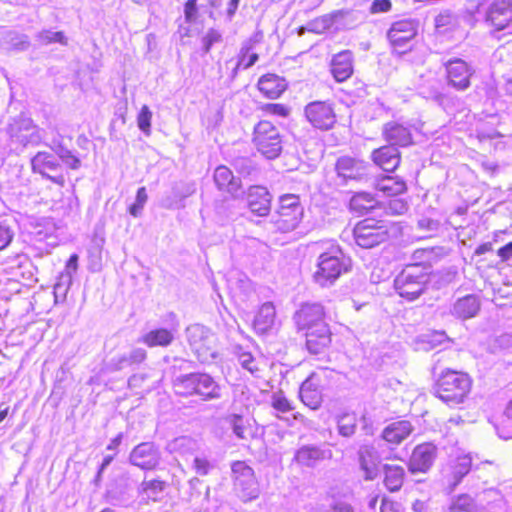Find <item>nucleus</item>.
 <instances>
[{"label":"nucleus","instance_id":"nucleus-1","mask_svg":"<svg viewBox=\"0 0 512 512\" xmlns=\"http://www.w3.org/2000/svg\"><path fill=\"white\" fill-rule=\"evenodd\" d=\"M471 384L468 374L446 369L437 377L432 386V393L449 407H455L467 398Z\"/></svg>","mask_w":512,"mask_h":512},{"label":"nucleus","instance_id":"nucleus-2","mask_svg":"<svg viewBox=\"0 0 512 512\" xmlns=\"http://www.w3.org/2000/svg\"><path fill=\"white\" fill-rule=\"evenodd\" d=\"M399 231V226L387 219L366 218L358 222L353 229L355 243L363 249L374 248Z\"/></svg>","mask_w":512,"mask_h":512},{"label":"nucleus","instance_id":"nucleus-3","mask_svg":"<svg viewBox=\"0 0 512 512\" xmlns=\"http://www.w3.org/2000/svg\"><path fill=\"white\" fill-rule=\"evenodd\" d=\"M351 267V260L346 257L338 246H332L321 253L317 259L313 280L321 287H329Z\"/></svg>","mask_w":512,"mask_h":512},{"label":"nucleus","instance_id":"nucleus-4","mask_svg":"<svg viewBox=\"0 0 512 512\" xmlns=\"http://www.w3.org/2000/svg\"><path fill=\"white\" fill-rule=\"evenodd\" d=\"M173 389L177 395L188 397L197 395L202 400L220 398V387L206 373H188L177 376L173 380Z\"/></svg>","mask_w":512,"mask_h":512},{"label":"nucleus","instance_id":"nucleus-5","mask_svg":"<svg viewBox=\"0 0 512 512\" xmlns=\"http://www.w3.org/2000/svg\"><path fill=\"white\" fill-rule=\"evenodd\" d=\"M430 268L421 264L407 265L394 279L397 293L409 301L421 296L430 281Z\"/></svg>","mask_w":512,"mask_h":512},{"label":"nucleus","instance_id":"nucleus-6","mask_svg":"<svg viewBox=\"0 0 512 512\" xmlns=\"http://www.w3.org/2000/svg\"><path fill=\"white\" fill-rule=\"evenodd\" d=\"M185 333L190 348L201 363H211L218 357L217 336L209 328L193 324Z\"/></svg>","mask_w":512,"mask_h":512},{"label":"nucleus","instance_id":"nucleus-7","mask_svg":"<svg viewBox=\"0 0 512 512\" xmlns=\"http://www.w3.org/2000/svg\"><path fill=\"white\" fill-rule=\"evenodd\" d=\"M304 215V208L296 194H285L279 198V206L272 217L276 230L287 233L296 229Z\"/></svg>","mask_w":512,"mask_h":512},{"label":"nucleus","instance_id":"nucleus-8","mask_svg":"<svg viewBox=\"0 0 512 512\" xmlns=\"http://www.w3.org/2000/svg\"><path fill=\"white\" fill-rule=\"evenodd\" d=\"M253 143L267 159L277 158L282 151V137L279 129L270 121H259L253 132Z\"/></svg>","mask_w":512,"mask_h":512},{"label":"nucleus","instance_id":"nucleus-9","mask_svg":"<svg viewBox=\"0 0 512 512\" xmlns=\"http://www.w3.org/2000/svg\"><path fill=\"white\" fill-rule=\"evenodd\" d=\"M231 470L238 496L245 502L256 499L259 495V485L254 470L244 461L233 462Z\"/></svg>","mask_w":512,"mask_h":512},{"label":"nucleus","instance_id":"nucleus-10","mask_svg":"<svg viewBox=\"0 0 512 512\" xmlns=\"http://www.w3.org/2000/svg\"><path fill=\"white\" fill-rule=\"evenodd\" d=\"M31 169L34 173H39L42 177L63 187L65 177L61 171V165L58 159L51 153L40 151L31 158Z\"/></svg>","mask_w":512,"mask_h":512},{"label":"nucleus","instance_id":"nucleus-11","mask_svg":"<svg viewBox=\"0 0 512 512\" xmlns=\"http://www.w3.org/2000/svg\"><path fill=\"white\" fill-rule=\"evenodd\" d=\"M446 79L449 86L457 91H465L471 86L474 68L461 58H451L444 62Z\"/></svg>","mask_w":512,"mask_h":512},{"label":"nucleus","instance_id":"nucleus-12","mask_svg":"<svg viewBox=\"0 0 512 512\" xmlns=\"http://www.w3.org/2000/svg\"><path fill=\"white\" fill-rule=\"evenodd\" d=\"M305 116L316 129L329 130L336 123V114L332 105L325 101H314L305 106Z\"/></svg>","mask_w":512,"mask_h":512},{"label":"nucleus","instance_id":"nucleus-13","mask_svg":"<svg viewBox=\"0 0 512 512\" xmlns=\"http://www.w3.org/2000/svg\"><path fill=\"white\" fill-rule=\"evenodd\" d=\"M369 169L370 165L367 162L350 156L339 157L335 164L337 176L341 178L344 183L348 181L360 182L367 180Z\"/></svg>","mask_w":512,"mask_h":512},{"label":"nucleus","instance_id":"nucleus-14","mask_svg":"<svg viewBox=\"0 0 512 512\" xmlns=\"http://www.w3.org/2000/svg\"><path fill=\"white\" fill-rule=\"evenodd\" d=\"M161 460V453L153 442H142L135 446L129 455V462L142 469L154 470Z\"/></svg>","mask_w":512,"mask_h":512},{"label":"nucleus","instance_id":"nucleus-15","mask_svg":"<svg viewBox=\"0 0 512 512\" xmlns=\"http://www.w3.org/2000/svg\"><path fill=\"white\" fill-rule=\"evenodd\" d=\"M416 34L417 24L414 20H400L392 24L387 32V38L396 51L403 53Z\"/></svg>","mask_w":512,"mask_h":512},{"label":"nucleus","instance_id":"nucleus-16","mask_svg":"<svg viewBox=\"0 0 512 512\" xmlns=\"http://www.w3.org/2000/svg\"><path fill=\"white\" fill-rule=\"evenodd\" d=\"M486 22L501 31L512 23V0H494L486 11Z\"/></svg>","mask_w":512,"mask_h":512},{"label":"nucleus","instance_id":"nucleus-17","mask_svg":"<svg viewBox=\"0 0 512 512\" xmlns=\"http://www.w3.org/2000/svg\"><path fill=\"white\" fill-rule=\"evenodd\" d=\"M437 455V447L432 443H423L416 446L409 461L411 473H425L431 466Z\"/></svg>","mask_w":512,"mask_h":512},{"label":"nucleus","instance_id":"nucleus-18","mask_svg":"<svg viewBox=\"0 0 512 512\" xmlns=\"http://www.w3.org/2000/svg\"><path fill=\"white\" fill-rule=\"evenodd\" d=\"M323 306L319 303H306L296 311L294 315L295 323L299 330L308 331L310 328L324 321Z\"/></svg>","mask_w":512,"mask_h":512},{"label":"nucleus","instance_id":"nucleus-19","mask_svg":"<svg viewBox=\"0 0 512 512\" xmlns=\"http://www.w3.org/2000/svg\"><path fill=\"white\" fill-rule=\"evenodd\" d=\"M272 196L264 186H251L247 192V205L257 216H267L271 210Z\"/></svg>","mask_w":512,"mask_h":512},{"label":"nucleus","instance_id":"nucleus-20","mask_svg":"<svg viewBox=\"0 0 512 512\" xmlns=\"http://www.w3.org/2000/svg\"><path fill=\"white\" fill-rule=\"evenodd\" d=\"M306 347L311 354L324 352L331 344V332L326 323H319L306 331Z\"/></svg>","mask_w":512,"mask_h":512},{"label":"nucleus","instance_id":"nucleus-21","mask_svg":"<svg viewBox=\"0 0 512 512\" xmlns=\"http://www.w3.org/2000/svg\"><path fill=\"white\" fill-rule=\"evenodd\" d=\"M382 135L389 143L388 146L407 147L413 143L410 128L396 121H390L384 124Z\"/></svg>","mask_w":512,"mask_h":512},{"label":"nucleus","instance_id":"nucleus-22","mask_svg":"<svg viewBox=\"0 0 512 512\" xmlns=\"http://www.w3.org/2000/svg\"><path fill=\"white\" fill-rule=\"evenodd\" d=\"M331 73L337 82H344L353 74V54L344 50L334 55L331 60Z\"/></svg>","mask_w":512,"mask_h":512},{"label":"nucleus","instance_id":"nucleus-23","mask_svg":"<svg viewBox=\"0 0 512 512\" xmlns=\"http://www.w3.org/2000/svg\"><path fill=\"white\" fill-rule=\"evenodd\" d=\"M480 307L481 302L479 297L474 294H469L458 298L452 305L450 313L458 319L466 320L475 317Z\"/></svg>","mask_w":512,"mask_h":512},{"label":"nucleus","instance_id":"nucleus-24","mask_svg":"<svg viewBox=\"0 0 512 512\" xmlns=\"http://www.w3.org/2000/svg\"><path fill=\"white\" fill-rule=\"evenodd\" d=\"M372 159L384 171L392 172L400 164V152L394 146H382L372 152Z\"/></svg>","mask_w":512,"mask_h":512},{"label":"nucleus","instance_id":"nucleus-25","mask_svg":"<svg viewBox=\"0 0 512 512\" xmlns=\"http://www.w3.org/2000/svg\"><path fill=\"white\" fill-rule=\"evenodd\" d=\"M331 456V450H324L314 445H305L296 451L294 460L300 465L314 467L318 462Z\"/></svg>","mask_w":512,"mask_h":512},{"label":"nucleus","instance_id":"nucleus-26","mask_svg":"<svg viewBox=\"0 0 512 512\" xmlns=\"http://www.w3.org/2000/svg\"><path fill=\"white\" fill-rule=\"evenodd\" d=\"M358 461L364 472L365 480H374L377 477V452L371 445H362L358 450Z\"/></svg>","mask_w":512,"mask_h":512},{"label":"nucleus","instance_id":"nucleus-27","mask_svg":"<svg viewBox=\"0 0 512 512\" xmlns=\"http://www.w3.org/2000/svg\"><path fill=\"white\" fill-rule=\"evenodd\" d=\"M286 88V80L276 74L268 73L263 75L258 81V89L270 99L279 98Z\"/></svg>","mask_w":512,"mask_h":512},{"label":"nucleus","instance_id":"nucleus-28","mask_svg":"<svg viewBox=\"0 0 512 512\" xmlns=\"http://www.w3.org/2000/svg\"><path fill=\"white\" fill-rule=\"evenodd\" d=\"M472 459L465 455L456 458L449 465L447 481L450 491H453L462 479L470 472Z\"/></svg>","mask_w":512,"mask_h":512},{"label":"nucleus","instance_id":"nucleus-29","mask_svg":"<svg viewBox=\"0 0 512 512\" xmlns=\"http://www.w3.org/2000/svg\"><path fill=\"white\" fill-rule=\"evenodd\" d=\"M346 15L355 16L350 12L335 10L331 13L322 15L318 18H315L314 20L309 21L306 25V29L307 31L315 34H322L329 30L336 23H340L342 17Z\"/></svg>","mask_w":512,"mask_h":512},{"label":"nucleus","instance_id":"nucleus-30","mask_svg":"<svg viewBox=\"0 0 512 512\" xmlns=\"http://www.w3.org/2000/svg\"><path fill=\"white\" fill-rule=\"evenodd\" d=\"M214 182L219 190L236 196L241 188V183L232 171L226 166H218L214 171Z\"/></svg>","mask_w":512,"mask_h":512},{"label":"nucleus","instance_id":"nucleus-31","mask_svg":"<svg viewBox=\"0 0 512 512\" xmlns=\"http://www.w3.org/2000/svg\"><path fill=\"white\" fill-rule=\"evenodd\" d=\"M413 431V427L409 421L402 420L393 422L388 425L382 432V438L392 444H400Z\"/></svg>","mask_w":512,"mask_h":512},{"label":"nucleus","instance_id":"nucleus-32","mask_svg":"<svg viewBox=\"0 0 512 512\" xmlns=\"http://www.w3.org/2000/svg\"><path fill=\"white\" fill-rule=\"evenodd\" d=\"M276 310L271 302L264 303L257 312L253 326L258 334L267 333L274 325Z\"/></svg>","mask_w":512,"mask_h":512},{"label":"nucleus","instance_id":"nucleus-33","mask_svg":"<svg viewBox=\"0 0 512 512\" xmlns=\"http://www.w3.org/2000/svg\"><path fill=\"white\" fill-rule=\"evenodd\" d=\"M193 183H180L172 187V196H167L162 200V206L166 209L179 208L181 202L195 192Z\"/></svg>","mask_w":512,"mask_h":512},{"label":"nucleus","instance_id":"nucleus-34","mask_svg":"<svg viewBox=\"0 0 512 512\" xmlns=\"http://www.w3.org/2000/svg\"><path fill=\"white\" fill-rule=\"evenodd\" d=\"M384 471V485L390 492L399 491L404 482L405 470L399 465L385 464Z\"/></svg>","mask_w":512,"mask_h":512},{"label":"nucleus","instance_id":"nucleus-35","mask_svg":"<svg viewBox=\"0 0 512 512\" xmlns=\"http://www.w3.org/2000/svg\"><path fill=\"white\" fill-rule=\"evenodd\" d=\"M225 420L238 439L246 440L253 436L249 418L233 413L228 415Z\"/></svg>","mask_w":512,"mask_h":512},{"label":"nucleus","instance_id":"nucleus-36","mask_svg":"<svg viewBox=\"0 0 512 512\" xmlns=\"http://www.w3.org/2000/svg\"><path fill=\"white\" fill-rule=\"evenodd\" d=\"M302 402L311 409H317L322 402V395L311 379L305 380L299 391Z\"/></svg>","mask_w":512,"mask_h":512},{"label":"nucleus","instance_id":"nucleus-37","mask_svg":"<svg viewBox=\"0 0 512 512\" xmlns=\"http://www.w3.org/2000/svg\"><path fill=\"white\" fill-rule=\"evenodd\" d=\"M377 200L367 192H359L354 194L349 202L351 211L359 214L367 213L377 206Z\"/></svg>","mask_w":512,"mask_h":512},{"label":"nucleus","instance_id":"nucleus-38","mask_svg":"<svg viewBox=\"0 0 512 512\" xmlns=\"http://www.w3.org/2000/svg\"><path fill=\"white\" fill-rule=\"evenodd\" d=\"M435 28L439 33H446L456 29L460 24L459 16L450 9L442 10L434 20Z\"/></svg>","mask_w":512,"mask_h":512},{"label":"nucleus","instance_id":"nucleus-39","mask_svg":"<svg viewBox=\"0 0 512 512\" xmlns=\"http://www.w3.org/2000/svg\"><path fill=\"white\" fill-rule=\"evenodd\" d=\"M376 188L389 196L402 194L407 189L406 183L402 179L393 176L381 178L377 182Z\"/></svg>","mask_w":512,"mask_h":512},{"label":"nucleus","instance_id":"nucleus-40","mask_svg":"<svg viewBox=\"0 0 512 512\" xmlns=\"http://www.w3.org/2000/svg\"><path fill=\"white\" fill-rule=\"evenodd\" d=\"M174 339L173 333L165 328L151 330L143 337V342L149 347L163 346L171 344Z\"/></svg>","mask_w":512,"mask_h":512},{"label":"nucleus","instance_id":"nucleus-41","mask_svg":"<svg viewBox=\"0 0 512 512\" xmlns=\"http://www.w3.org/2000/svg\"><path fill=\"white\" fill-rule=\"evenodd\" d=\"M166 486V482L158 479L143 481L141 484V493L146 499L159 501L163 497Z\"/></svg>","mask_w":512,"mask_h":512},{"label":"nucleus","instance_id":"nucleus-42","mask_svg":"<svg viewBox=\"0 0 512 512\" xmlns=\"http://www.w3.org/2000/svg\"><path fill=\"white\" fill-rule=\"evenodd\" d=\"M357 428V417L354 413H342L337 416L338 433L346 438L354 435Z\"/></svg>","mask_w":512,"mask_h":512},{"label":"nucleus","instance_id":"nucleus-43","mask_svg":"<svg viewBox=\"0 0 512 512\" xmlns=\"http://www.w3.org/2000/svg\"><path fill=\"white\" fill-rule=\"evenodd\" d=\"M170 452H177L181 455L193 453L197 449V442L188 436L175 438L168 444Z\"/></svg>","mask_w":512,"mask_h":512},{"label":"nucleus","instance_id":"nucleus-44","mask_svg":"<svg viewBox=\"0 0 512 512\" xmlns=\"http://www.w3.org/2000/svg\"><path fill=\"white\" fill-rule=\"evenodd\" d=\"M11 268L17 269L18 272L15 273V275H20L24 279L30 280L33 277L32 272V263L28 256L26 254H17L13 259L10 261Z\"/></svg>","mask_w":512,"mask_h":512},{"label":"nucleus","instance_id":"nucleus-45","mask_svg":"<svg viewBox=\"0 0 512 512\" xmlns=\"http://www.w3.org/2000/svg\"><path fill=\"white\" fill-rule=\"evenodd\" d=\"M448 512H477V507L471 496L461 494L452 500Z\"/></svg>","mask_w":512,"mask_h":512},{"label":"nucleus","instance_id":"nucleus-46","mask_svg":"<svg viewBox=\"0 0 512 512\" xmlns=\"http://www.w3.org/2000/svg\"><path fill=\"white\" fill-rule=\"evenodd\" d=\"M53 151L62 160V162L73 170H77L81 166L80 159L73 154L71 150L64 147L62 144H57L53 147Z\"/></svg>","mask_w":512,"mask_h":512},{"label":"nucleus","instance_id":"nucleus-47","mask_svg":"<svg viewBox=\"0 0 512 512\" xmlns=\"http://www.w3.org/2000/svg\"><path fill=\"white\" fill-rule=\"evenodd\" d=\"M5 41L14 50L24 51L30 46V41L27 35L15 31H9L5 36Z\"/></svg>","mask_w":512,"mask_h":512},{"label":"nucleus","instance_id":"nucleus-48","mask_svg":"<svg viewBox=\"0 0 512 512\" xmlns=\"http://www.w3.org/2000/svg\"><path fill=\"white\" fill-rule=\"evenodd\" d=\"M36 40L43 45H48L51 43L67 45V38L61 31L54 32L51 30H42L37 33Z\"/></svg>","mask_w":512,"mask_h":512},{"label":"nucleus","instance_id":"nucleus-49","mask_svg":"<svg viewBox=\"0 0 512 512\" xmlns=\"http://www.w3.org/2000/svg\"><path fill=\"white\" fill-rule=\"evenodd\" d=\"M55 227L54 225L48 221L43 219L42 222H39L35 225L31 234L35 238L36 241H44L54 235Z\"/></svg>","mask_w":512,"mask_h":512},{"label":"nucleus","instance_id":"nucleus-50","mask_svg":"<svg viewBox=\"0 0 512 512\" xmlns=\"http://www.w3.org/2000/svg\"><path fill=\"white\" fill-rule=\"evenodd\" d=\"M449 339L444 331H432L421 335V342L426 344L425 349H433L447 342Z\"/></svg>","mask_w":512,"mask_h":512},{"label":"nucleus","instance_id":"nucleus-51","mask_svg":"<svg viewBox=\"0 0 512 512\" xmlns=\"http://www.w3.org/2000/svg\"><path fill=\"white\" fill-rule=\"evenodd\" d=\"M25 130L27 133H19L13 135V137L16 138V141L21 143L24 147L29 144L36 145L40 142V135L35 130V127L31 126V121L26 123Z\"/></svg>","mask_w":512,"mask_h":512},{"label":"nucleus","instance_id":"nucleus-52","mask_svg":"<svg viewBox=\"0 0 512 512\" xmlns=\"http://www.w3.org/2000/svg\"><path fill=\"white\" fill-rule=\"evenodd\" d=\"M147 200L148 195L146 188L140 187L137 190L135 202L129 207L130 214L134 217L140 216Z\"/></svg>","mask_w":512,"mask_h":512},{"label":"nucleus","instance_id":"nucleus-53","mask_svg":"<svg viewBox=\"0 0 512 512\" xmlns=\"http://www.w3.org/2000/svg\"><path fill=\"white\" fill-rule=\"evenodd\" d=\"M132 366L127 354H118L112 357L106 363V370L109 372H117Z\"/></svg>","mask_w":512,"mask_h":512},{"label":"nucleus","instance_id":"nucleus-54","mask_svg":"<svg viewBox=\"0 0 512 512\" xmlns=\"http://www.w3.org/2000/svg\"><path fill=\"white\" fill-rule=\"evenodd\" d=\"M440 227L441 223L439 220L429 217H422L417 221V228L429 236L437 233Z\"/></svg>","mask_w":512,"mask_h":512},{"label":"nucleus","instance_id":"nucleus-55","mask_svg":"<svg viewBox=\"0 0 512 512\" xmlns=\"http://www.w3.org/2000/svg\"><path fill=\"white\" fill-rule=\"evenodd\" d=\"M152 112L147 105L142 106L138 117L137 124L139 129L146 135L150 134Z\"/></svg>","mask_w":512,"mask_h":512},{"label":"nucleus","instance_id":"nucleus-56","mask_svg":"<svg viewBox=\"0 0 512 512\" xmlns=\"http://www.w3.org/2000/svg\"><path fill=\"white\" fill-rule=\"evenodd\" d=\"M272 407L282 413L289 412L293 409L290 401L284 396L282 391L276 392L271 397Z\"/></svg>","mask_w":512,"mask_h":512},{"label":"nucleus","instance_id":"nucleus-57","mask_svg":"<svg viewBox=\"0 0 512 512\" xmlns=\"http://www.w3.org/2000/svg\"><path fill=\"white\" fill-rule=\"evenodd\" d=\"M261 110L267 115H275L280 117H287L290 109L280 103H267L261 106Z\"/></svg>","mask_w":512,"mask_h":512},{"label":"nucleus","instance_id":"nucleus-58","mask_svg":"<svg viewBox=\"0 0 512 512\" xmlns=\"http://www.w3.org/2000/svg\"><path fill=\"white\" fill-rule=\"evenodd\" d=\"M407 210L408 204L402 199H392L385 207V213L387 215H403Z\"/></svg>","mask_w":512,"mask_h":512},{"label":"nucleus","instance_id":"nucleus-59","mask_svg":"<svg viewBox=\"0 0 512 512\" xmlns=\"http://www.w3.org/2000/svg\"><path fill=\"white\" fill-rule=\"evenodd\" d=\"M221 41H222L221 33L213 28L209 29L207 31L206 35L202 39L203 52L205 54L209 53L213 44L219 43Z\"/></svg>","mask_w":512,"mask_h":512},{"label":"nucleus","instance_id":"nucleus-60","mask_svg":"<svg viewBox=\"0 0 512 512\" xmlns=\"http://www.w3.org/2000/svg\"><path fill=\"white\" fill-rule=\"evenodd\" d=\"M250 47H242L241 48V55L238 61L237 66L242 67L243 69H248L251 66H253L258 61V54L257 53H250L249 54Z\"/></svg>","mask_w":512,"mask_h":512},{"label":"nucleus","instance_id":"nucleus-61","mask_svg":"<svg viewBox=\"0 0 512 512\" xmlns=\"http://www.w3.org/2000/svg\"><path fill=\"white\" fill-rule=\"evenodd\" d=\"M14 231L10 225L0 222V251L4 250L12 242Z\"/></svg>","mask_w":512,"mask_h":512},{"label":"nucleus","instance_id":"nucleus-62","mask_svg":"<svg viewBox=\"0 0 512 512\" xmlns=\"http://www.w3.org/2000/svg\"><path fill=\"white\" fill-rule=\"evenodd\" d=\"M193 468L197 474L205 476L214 468V465L205 457H195Z\"/></svg>","mask_w":512,"mask_h":512},{"label":"nucleus","instance_id":"nucleus-63","mask_svg":"<svg viewBox=\"0 0 512 512\" xmlns=\"http://www.w3.org/2000/svg\"><path fill=\"white\" fill-rule=\"evenodd\" d=\"M343 11L350 12L354 14L355 16L346 15L342 17V20L340 23H336L338 28H352L354 27L358 22L362 20V15L358 11L348 10V9H342Z\"/></svg>","mask_w":512,"mask_h":512},{"label":"nucleus","instance_id":"nucleus-64","mask_svg":"<svg viewBox=\"0 0 512 512\" xmlns=\"http://www.w3.org/2000/svg\"><path fill=\"white\" fill-rule=\"evenodd\" d=\"M198 7L197 0H187L184 5L185 21L188 24L194 23L197 19Z\"/></svg>","mask_w":512,"mask_h":512}]
</instances>
